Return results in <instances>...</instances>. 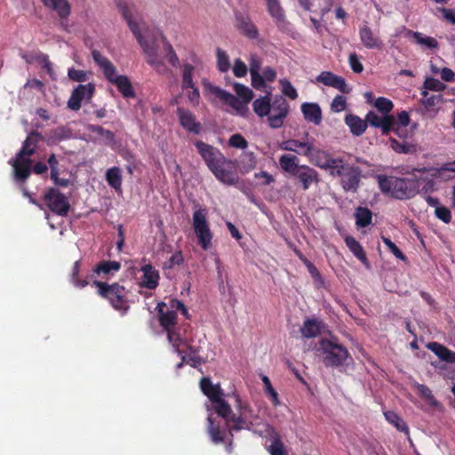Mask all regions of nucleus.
I'll use <instances>...</instances> for the list:
<instances>
[{"label":"nucleus","instance_id":"nucleus-1","mask_svg":"<svg viewBox=\"0 0 455 455\" xmlns=\"http://www.w3.org/2000/svg\"><path fill=\"white\" fill-rule=\"evenodd\" d=\"M115 3L122 13V16L126 20L131 31L136 37L138 43L142 47L144 52L148 56V63L153 67L159 74H165L168 71L167 67L164 65L163 60L158 56L157 40L160 38L164 44V49L166 52V59L168 62L174 68L180 66V59L176 54L172 45L169 43L163 33L157 29L153 32L152 36L147 35L145 37L140 29L138 23L133 20L132 7L127 0H115Z\"/></svg>","mask_w":455,"mask_h":455},{"label":"nucleus","instance_id":"nucleus-2","mask_svg":"<svg viewBox=\"0 0 455 455\" xmlns=\"http://www.w3.org/2000/svg\"><path fill=\"white\" fill-rule=\"evenodd\" d=\"M195 146L219 181L228 186L235 185L238 182L239 177L233 161L226 158L218 148L203 141H196Z\"/></svg>","mask_w":455,"mask_h":455},{"label":"nucleus","instance_id":"nucleus-3","mask_svg":"<svg viewBox=\"0 0 455 455\" xmlns=\"http://www.w3.org/2000/svg\"><path fill=\"white\" fill-rule=\"evenodd\" d=\"M378 184L380 191L395 199L403 200L415 196L419 189L421 178H397L393 176L378 175Z\"/></svg>","mask_w":455,"mask_h":455},{"label":"nucleus","instance_id":"nucleus-4","mask_svg":"<svg viewBox=\"0 0 455 455\" xmlns=\"http://www.w3.org/2000/svg\"><path fill=\"white\" fill-rule=\"evenodd\" d=\"M92 285L98 288V293L102 298L108 299L111 306L122 315H125L129 308L128 291L124 286L117 283L108 284L100 281H93Z\"/></svg>","mask_w":455,"mask_h":455},{"label":"nucleus","instance_id":"nucleus-5","mask_svg":"<svg viewBox=\"0 0 455 455\" xmlns=\"http://www.w3.org/2000/svg\"><path fill=\"white\" fill-rule=\"evenodd\" d=\"M362 170L359 166L346 164L341 158L337 169L331 171V175L338 177L339 185L346 193H357L361 186Z\"/></svg>","mask_w":455,"mask_h":455},{"label":"nucleus","instance_id":"nucleus-6","mask_svg":"<svg viewBox=\"0 0 455 455\" xmlns=\"http://www.w3.org/2000/svg\"><path fill=\"white\" fill-rule=\"evenodd\" d=\"M319 344L323 354V362L327 367L342 366L349 356L347 349L332 339H323Z\"/></svg>","mask_w":455,"mask_h":455},{"label":"nucleus","instance_id":"nucleus-7","mask_svg":"<svg viewBox=\"0 0 455 455\" xmlns=\"http://www.w3.org/2000/svg\"><path fill=\"white\" fill-rule=\"evenodd\" d=\"M193 228L203 250H208L212 245V233L207 220V209L199 208L193 213Z\"/></svg>","mask_w":455,"mask_h":455},{"label":"nucleus","instance_id":"nucleus-8","mask_svg":"<svg viewBox=\"0 0 455 455\" xmlns=\"http://www.w3.org/2000/svg\"><path fill=\"white\" fill-rule=\"evenodd\" d=\"M44 204L59 216H67L70 204L67 196L55 188H49L43 196Z\"/></svg>","mask_w":455,"mask_h":455},{"label":"nucleus","instance_id":"nucleus-9","mask_svg":"<svg viewBox=\"0 0 455 455\" xmlns=\"http://www.w3.org/2000/svg\"><path fill=\"white\" fill-rule=\"evenodd\" d=\"M307 158L313 165L330 172L337 169L338 164L341 163V158H332L327 151L315 146Z\"/></svg>","mask_w":455,"mask_h":455},{"label":"nucleus","instance_id":"nucleus-10","mask_svg":"<svg viewBox=\"0 0 455 455\" xmlns=\"http://www.w3.org/2000/svg\"><path fill=\"white\" fill-rule=\"evenodd\" d=\"M94 92L95 86L92 83L87 84H79L73 90L71 96L68 100V108L74 111L79 110L81 108L83 100L92 99Z\"/></svg>","mask_w":455,"mask_h":455},{"label":"nucleus","instance_id":"nucleus-11","mask_svg":"<svg viewBox=\"0 0 455 455\" xmlns=\"http://www.w3.org/2000/svg\"><path fill=\"white\" fill-rule=\"evenodd\" d=\"M43 4L54 11L59 19L61 27L67 30V21L71 13V5L68 0H41Z\"/></svg>","mask_w":455,"mask_h":455},{"label":"nucleus","instance_id":"nucleus-12","mask_svg":"<svg viewBox=\"0 0 455 455\" xmlns=\"http://www.w3.org/2000/svg\"><path fill=\"white\" fill-rule=\"evenodd\" d=\"M365 120L367 124L381 129L384 135H387L392 130H395V119L393 116H379L375 112L370 111L366 115Z\"/></svg>","mask_w":455,"mask_h":455},{"label":"nucleus","instance_id":"nucleus-13","mask_svg":"<svg viewBox=\"0 0 455 455\" xmlns=\"http://www.w3.org/2000/svg\"><path fill=\"white\" fill-rule=\"evenodd\" d=\"M235 17V27L240 33L250 39H257L259 37V30L249 15L236 12Z\"/></svg>","mask_w":455,"mask_h":455},{"label":"nucleus","instance_id":"nucleus-14","mask_svg":"<svg viewBox=\"0 0 455 455\" xmlns=\"http://www.w3.org/2000/svg\"><path fill=\"white\" fill-rule=\"evenodd\" d=\"M177 116L180 125L188 132L195 134L201 132L202 125L196 121V116L190 110L180 107L177 108Z\"/></svg>","mask_w":455,"mask_h":455},{"label":"nucleus","instance_id":"nucleus-15","mask_svg":"<svg viewBox=\"0 0 455 455\" xmlns=\"http://www.w3.org/2000/svg\"><path fill=\"white\" fill-rule=\"evenodd\" d=\"M14 171V178L18 182H25L31 174L32 160L29 157L16 158L12 164Z\"/></svg>","mask_w":455,"mask_h":455},{"label":"nucleus","instance_id":"nucleus-16","mask_svg":"<svg viewBox=\"0 0 455 455\" xmlns=\"http://www.w3.org/2000/svg\"><path fill=\"white\" fill-rule=\"evenodd\" d=\"M317 82L323 84L324 85L338 89L342 93H349L351 89L347 86L345 79L331 72L323 71L317 77Z\"/></svg>","mask_w":455,"mask_h":455},{"label":"nucleus","instance_id":"nucleus-17","mask_svg":"<svg viewBox=\"0 0 455 455\" xmlns=\"http://www.w3.org/2000/svg\"><path fill=\"white\" fill-rule=\"evenodd\" d=\"M140 271L143 273L140 287L149 290H155L159 284V272L151 264H146L141 267Z\"/></svg>","mask_w":455,"mask_h":455},{"label":"nucleus","instance_id":"nucleus-18","mask_svg":"<svg viewBox=\"0 0 455 455\" xmlns=\"http://www.w3.org/2000/svg\"><path fill=\"white\" fill-rule=\"evenodd\" d=\"M359 36L361 43L367 49H378L380 50L383 47L382 40L374 34L372 29L364 25L359 28Z\"/></svg>","mask_w":455,"mask_h":455},{"label":"nucleus","instance_id":"nucleus-19","mask_svg":"<svg viewBox=\"0 0 455 455\" xmlns=\"http://www.w3.org/2000/svg\"><path fill=\"white\" fill-rule=\"evenodd\" d=\"M166 304L160 302L156 306L158 321L164 331L173 328L176 325L177 313L174 310L166 309Z\"/></svg>","mask_w":455,"mask_h":455},{"label":"nucleus","instance_id":"nucleus-20","mask_svg":"<svg viewBox=\"0 0 455 455\" xmlns=\"http://www.w3.org/2000/svg\"><path fill=\"white\" fill-rule=\"evenodd\" d=\"M208 434L211 437V440L215 444H219L223 443L226 435H227V428L226 424L222 427L220 421H217L211 415L208 417Z\"/></svg>","mask_w":455,"mask_h":455},{"label":"nucleus","instance_id":"nucleus-21","mask_svg":"<svg viewBox=\"0 0 455 455\" xmlns=\"http://www.w3.org/2000/svg\"><path fill=\"white\" fill-rule=\"evenodd\" d=\"M325 328L323 321L317 318H307L300 327V332L307 339L315 338Z\"/></svg>","mask_w":455,"mask_h":455},{"label":"nucleus","instance_id":"nucleus-22","mask_svg":"<svg viewBox=\"0 0 455 455\" xmlns=\"http://www.w3.org/2000/svg\"><path fill=\"white\" fill-rule=\"evenodd\" d=\"M294 176L301 182L304 190L308 189L312 183L319 181L318 172L307 165H300Z\"/></svg>","mask_w":455,"mask_h":455},{"label":"nucleus","instance_id":"nucleus-23","mask_svg":"<svg viewBox=\"0 0 455 455\" xmlns=\"http://www.w3.org/2000/svg\"><path fill=\"white\" fill-rule=\"evenodd\" d=\"M92 56L94 62L100 68L107 80H111L116 74V68L114 64L99 51L93 50Z\"/></svg>","mask_w":455,"mask_h":455},{"label":"nucleus","instance_id":"nucleus-24","mask_svg":"<svg viewBox=\"0 0 455 455\" xmlns=\"http://www.w3.org/2000/svg\"><path fill=\"white\" fill-rule=\"evenodd\" d=\"M427 348L432 351L441 361L448 363H455V352L445 346L433 341L427 344Z\"/></svg>","mask_w":455,"mask_h":455},{"label":"nucleus","instance_id":"nucleus-25","mask_svg":"<svg viewBox=\"0 0 455 455\" xmlns=\"http://www.w3.org/2000/svg\"><path fill=\"white\" fill-rule=\"evenodd\" d=\"M200 388L210 402L215 401L223 396V390L219 384L214 385L210 378L204 377L200 381Z\"/></svg>","mask_w":455,"mask_h":455},{"label":"nucleus","instance_id":"nucleus-26","mask_svg":"<svg viewBox=\"0 0 455 455\" xmlns=\"http://www.w3.org/2000/svg\"><path fill=\"white\" fill-rule=\"evenodd\" d=\"M111 84H115L120 93L124 98H134L135 92L132 84L126 76H117L116 74L112 77L111 80H108Z\"/></svg>","mask_w":455,"mask_h":455},{"label":"nucleus","instance_id":"nucleus-27","mask_svg":"<svg viewBox=\"0 0 455 455\" xmlns=\"http://www.w3.org/2000/svg\"><path fill=\"white\" fill-rule=\"evenodd\" d=\"M301 111L304 118L307 122H311L316 125L322 122V110L317 103H303L301 105Z\"/></svg>","mask_w":455,"mask_h":455},{"label":"nucleus","instance_id":"nucleus-28","mask_svg":"<svg viewBox=\"0 0 455 455\" xmlns=\"http://www.w3.org/2000/svg\"><path fill=\"white\" fill-rule=\"evenodd\" d=\"M345 124L349 127L354 136H361L367 129L366 120H363L356 115L348 114L345 117Z\"/></svg>","mask_w":455,"mask_h":455},{"label":"nucleus","instance_id":"nucleus-29","mask_svg":"<svg viewBox=\"0 0 455 455\" xmlns=\"http://www.w3.org/2000/svg\"><path fill=\"white\" fill-rule=\"evenodd\" d=\"M279 165L281 169L291 175H295L296 172L299 170V158L295 155L285 154L280 156Z\"/></svg>","mask_w":455,"mask_h":455},{"label":"nucleus","instance_id":"nucleus-30","mask_svg":"<svg viewBox=\"0 0 455 455\" xmlns=\"http://www.w3.org/2000/svg\"><path fill=\"white\" fill-rule=\"evenodd\" d=\"M121 269V263L116 260H102L93 268V272L98 275H113Z\"/></svg>","mask_w":455,"mask_h":455},{"label":"nucleus","instance_id":"nucleus-31","mask_svg":"<svg viewBox=\"0 0 455 455\" xmlns=\"http://www.w3.org/2000/svg\"><path fill=\"white\" fill-rule=\"evenodd\" d=\"M212 92H214L222 100L228 103L231 108L239 111L244 108V104L243 101L239 100V99L233 94L221 90L218 87H212Z\"/></svg>","mask_w":455,"mask_h":455},{"label":"nucleus","instance_id":"nucleus-32","mask_svg":"<svg viewBox=\"0 0 455 455\" xmlns=\"http://www.w3.org/2000/svg\"><path fill=\"white\" fill-rule=\"evenodd\" d=\"M38 134L36 132L30 133L24 140L20 150L17 153L19 157H29L36 152V145L37 143Z\"/></svg>","mask_w":455,"mask_h":455},{"label":"nucleus","instance_id":"nucleus-33","mask_svg":"<svg viewBox=\"0 0 455 455\" xmlns=\"http://www.w3.org/2000/svg\"><path fill=\"white\" fill-rule=\"evenodd\" d=\"M345 243L350 251L363 263H367L368 259L365 251L360 243L353 236L345 237Z\"/></svg>","mask_w":455,"mask_h":455},{"label":"nucleus","instance_id":"nucleus-34","mask_svg":"<svg viewBox=\"0 0 455 455\" xmlns=\"http://www.w3.org/2000/svg\"><path fill=\"white\" fill-rule=\"evenodd\" d=\"M355 224L359 228L368 227L372 220V212L367 207L359 206L355 212Z\"/></svg>","mask_w":455,"mask_h":455},{"label":"nucleus","instance_id":"nucleus-35","mask_svg":"<svg viewBox=\"0 0 455 455\" xmlns=\"http://www.w3.org/2000/svg\"><path fill=\"white\" fill-rule=\"evenodd\" d=\"M106 180L108 184L116 191L121 190L122 187V172L117 166L109 168L106 172Z\"/></svg>","mask_w":455,"mask_h":455},{"label":"nucleus","instance_id":"nucleus-36","mask_svg":"<svg viewBox=\"0 0 455 455\" xmlns=\"http://www.w3.org/2000/svg\"><path fill=\"white\" fill-rule=\"evenodd\" d=\"M212 409L216 412L219 417H221L225 420H228V417L231 415V407L227 401L221 396L220 398L211 402Z\"/></svg>","mask_w":455,"mask_h":455},{"label":"nucleus","instance_id":"nucleus-37","mask_svg":"<svg viewBox=\"0 0 455 455\" xmlns=\"http://www.w3.org/2000/svg\"><path fill=\"white\" fill-rule=\"evenodd\" d=\"M226 421V427H228L232 423L230 430L239 431L243 428H249L247 415L244 412L242 414L235 415L231 411V415L228 417V420Z\"/></svg>","mask_w":455,"mask_h":455},{"label":"nucleus","instance_id":"nucleus-38","mask_svg":"<svg viewBox=\"0 0 455 455\" xmlns=\"http://www.w3.org/2000/svg\"><path fill=\"white\" fill-rule=\"evenodd\" d=\"M254 112L260 117L267 116L271 112L270 99L268 96L260 97L254 100L253 104Z\"/></svg>","mask_w":455,"mask_h":455},{"label":"nucleus","instance_id":"nucleus-39","mask_svg":"<svg viewBox=\"0 0 455 455\" xmlns=\"http://www.w3.org/2000/svg\"><path fill=\"white\" fill-rule=\"evenodd\" d=\"M196 68L190 63H184L182 66V81L181 88L188 90L190 87H194L195 83L193 81V73Z\"/></svg>","mask_w":455,"mask_h":455},{"label":"nucleus","instance_id":"nucleus-40","mask_svg":"<svg viewBox=\"0 0 455 455\" xmlns=\"http://www.w3.org/2000/svg\"><path fill=\"white\" fill-rule=\"evenodd\" d=\"M386 419L395 427L400 432L408 433L409 427L406 422L395 411H389L384 412Z\"/></svg>","mask_w":455,"mask_h":455},{"label":"nucleus","instance_id":"nucleus-41","mask_svg":"<svg viewBox=\"0 0 455 455\" xmlns=\"http://www.w3.org/2000/svg\"><path fill=\"white\" fill-rule=\"evenodd\" d=\"M165 331L167 333V339L172 344L174 351L178 355H181L182 351L180 349V346L183 343V339L181 338L180 333L178 331V329L174 326L173 328Z\"/></svg>","mask_w":455,"mask_h":455},{"label":"nucleus","instance_id":"nucleus-42","mask_svg":"<svg viewBox=\"0 0 455 455\" xmlns=\"http://www.w3.org/2000/svg\"><path fill=\"white\" fill-rule=\"evenodd\" d=\"M267 8L270 16L277 21L283 20L284 12L280 4L279 0H266Z\"/></svg>","mask_w":455,"mask_h":455},{"label":"nucleus","instance_id":"nucleus-43","mask_svg":"<svg viewBox=\"0 0 455 455\" xmlns=\"http://www.w3.org/2000/svg\"><path fill=\"white\" fill-rule=\"evenodd\" d=\"M390 144L392 149L399 154H413L417 151L416 145L404 141L400 142L395 139H390Z\"/></svg>","mask_w":455,"mask_h":455},{"label":"nucleus","instance_id":"nucleus-44","mask_svg":"<svg viewBox=\"0 0 455 455\" xmlns=\"http://www.w3.org/2000/svg\"><path fill=\"white\" fill-rule=\"evenodd\" d=\"M408 34H411L416 43L421 45L427 46L428 49H435L438 46V42L435 38L431 36H424L420 32L408 31Z\"/></svg>","mask_w":455,"mask_h":455},{"label":"nucleus","instance_id":"nucleus-45","mask_svg":"<svg viewBox=\"0 0 455 455\" xmlns=\"http://www.w3.org/2000/svg\"><path fill=\"white\" fill-rule=\"evenodd\" d=\"M22 58L26 60L28 63H30L33 60L36 61L48 73H51L52 71V64L50 61L48 55L45 53L37 52L36 55L32 56L31 59H28L26 55H23Z\"/></svg>","mask_w":455,"mask_h":455},{"label":"nucleus","instance_id":"nucleus-46","mask_svg":"<svg viewBox=\"0 0 455 455\" xmlns=\"http://www.w3.org/2000/svg\"><path fill=\"white\" fill-rule=\"evenodd\" d=\"M81 269V261L76 260L72 267L71 273V282L72 283L78 288H84L89 284V280L87 278L81 279L79 278V273Z\"/></svg>","mask_w":455,"mask_h":455},{"label":"nucleus","instance_id":"nucleus-47","mask_svg":"<svg viewBox=\"0 0 455 455\" xmlns=\"http://www.w3.org/2000/svg\"><path fill=\"white\" fill-rule=\"evenodd\" d=\"M88 130L97 135L101 136L108 144H112L115 141V134L109 130H106L103 127L96 124H90Z\"/></svg>","mask_w":455,"mask_h":455},{"label":"nucleus","instance_id":"nucleus-48","mask_svg":"<svg viewBox=\"0 0 455 455\" xmlns=\"http://www.w3.org/2000/svg\"><path fill=\"white\" fill-rule=\"evenodd\" d=\"M418 391L420 395V396L427 401L432 407H438L440 406V403L435 399L434 396L431 389L423 384L418 385Z\"/></svg>","mask_w":455,"mask_h":455},{"label":"nucleus","instance_id":"nucleus-49","mask_svg":"<svg viewBox=\"0 0 455 455\" xmlns=\"http://www.w3.org/2000/svg\"><path fill=\"white\" fill-rule=\"evenodd\" d=\"M234 90L237 96L243 100V102L247 104L249 103L253 97V92L247 86L235 83L234 84Z\"/></svg>","mask_w":455,"mask_h":455},{"label":"nucleus","instance_id":"nucleus-50","mask_svg":"<svg viewBox=\"0 0 455 455\" xmlns=\"http://www.w3.org/2000/svg\"><path fill=\"white\" fill-rule=\"evenodd\" d=\"M218 69L224 73L230 68L229 57L225 51L218 48L216 51Z\"/></svg>","mask_w":455,"mask_h":455},{"label":"nucleus","instance_id":"nucleus-51","mask_svg":"<svg viewBox=\"0 0 455 455\" xmlns=\"http://www.w3.org/2000/svg\"><path fill=\"white\" fill-rule=\"evenodd\" d=\"M314 141V138H311L310 140L307 139L306 141L299 140L295 153L299 156L308 157L311 155L313 148H315Z\"/></svg>","mask_w":455,"mask_h":455},{"label":"nucleus","instance_id":"nucleus-52","mask_svg":"<svg viewBox=\"0 0 455 455\" xmlns=\"http://www.w3.org/2000/svg\"><path fill=\"white\" fill-rule=\"evenodd\" d=\"M375 107L380 111L384 116H389L388 114L392 111L394 108L393 102L385 97H379L375 101Z\"/></svg>","mask_w":455,"mask_h":455},{"label":"nucleus","instance_id":"nucleus-53","mask_svg":"<svg viewBox=\"0 0 455 455\" xmlns=\"http://www.w3.org/2000/svg\"><path fill=\"white\" fill-rule=\"evenodd\" d=\"M410 116L406 111H402L397 115V120H395V130H393L397 135L401 136V130L405 128L410 124Z\"/></svg>","mask_w":455,"mask_h":455},{"label":"nucleus","instance_id":"nucleus-54","mask_svg":"<svg viewBox=\"0 0 455 455\" xmlns=\"http://www.w3.org/2000/svg\"><path fill=\"white\" fill-rule=\"evenodd\" d=\"M306 267L307 268V271L310 274L315 287L317 289L323 287L324 284V281L317 267L312 262L306 266Z\"/></svg>","mask_w":455,"mask_h":455},{"label":"nucleus","instance_id":"nucleus-55","mask_svg":"<svg viewBox=\"0 0 455 455\" xmlns=\"http://www.w3.org/2000/svg\"><path fill=\"white\" fill-rule=\"evenodd\" d=\"M424 89L433 92H443L446 89V85L436 78L427 77L424 82Z\"/></svg>","mask_w":455,"mask_h":455},{"label":"nucleus","instance_id":"nucleus-56","mask_svg":"<svg viewBox=\"0 0 455 455\" xmlns=\"http://www.w3.org/2000/svg\"><path fill=\"white\" fill-rule=\"evenodd\" d=\"M279 84L282 86V92L291 100H296L298 98L297 90L287 79H280Z\"/></svg>","mask_w":455,"mask_h":455},{"label":"nucleus","instance_id":"nucleus-57","mask_svg":"<svg viewBox=\"0 0 455 455\" xmlns=\"http://www.w3.org/2000/svg\"><path fill=\"white\" fill-rule=\"evenodd\" d=\"M228 145L235 148L245 149L248 142L240 133H235L229 138Z\"/></svg>","mask_w":455,"mask_h":455},{"label":"nucleus","instance_id":"nucleus-58","mask_svg":"<svg viewBox=\"0 0 455 455\" xmlns=\"http://www.w3.org/2000/svg\"><path fill=\"white\" fill-rule=\"evenodd\" d=\"M68 76L70 80L75 82H85L89 78L87 72L80 69H76L75 68H68Z\"/></svg>","mask_w":455,"mask_h":455},{"label":"nucleus","instance_id":"nucleus-59","mask_svg":"<svg viewBox=\"0 0 455 455\" xmlns=\"http://www.w3.org/2000/svg\"><path fill=\"white\" fill-rule=\"evenodd\" d=\"M267 116L269 123V126L273 129H278L283 126V121L287 116H284V113L282 115L270 112V114Z\"/></svg>","mask_w":455,"mask_h":455},{"label":"nucleus","instance_id":"nucleus-60","mask_svg":"<svg viewBox=\"0 0 455 455\" xmlns=\"http://www.w3.org/2000/svg\"><path fill=\"white\" fill-rule=\"evenodd\" d=\"M435 215L437 219L441 220L446 224H449L452 219L450 209L443 205H440L435 209Z\"/></svg>","mask_w":455,"mask_h":455},{"label":"nucleus","instance_id":"nucleus-61","mask_svg":"<svg viewBox=\"0 0 455 455\" xmlns=\"http://www.w3.org/2000/svg\"><path fill=\"white\" fill-rule=\"evenodd\" d=\"M271 111L275 114H283L284 116H288L289 113V105L287 101L284 99H280L278 100H275L273 105H271Z\"/></svg>","mask_w":455,"mask_h":455},{"label":"nucleus","instance_id":"nucleus-62","mask_svg":"<svg viewBox=\"0 0 455 455\" xmlns=\"http://www.w3.org/2000/svg\"><path fill=\"white\" fill-rule=\"evenodd\" d=\"M383 243L388 248V250L397 258L402 260H405L406 257L403 251L387 237H382Z\"/></svg>","mask_w":455,"mask_h":455},{"label":"nucleus","instance_id":"nucleus-63","mask_svg":"<svg viewBox=\"0 0 455 455\" xmlns=\"http://www.w3.org/2000/svg\"><path fill=\"white\" fill-rule=\"evenodd\" d=\"M247 71L248 68L245 63L240 59H235L233 67V73L235 76L243 77L246 76Z\"/></svg>","mask_w":455,"mask_h":455},{"label":"nucleus","instance_id":"nucleus-64","mask_svg":"<svg viewBox=\"0 0 455 455\" xmlns=\"http://www.w3.org/2000/svg\"><path fill=\"white\" fill-rule=\"evenodd\" d=\"M271 455H285L284 446L282 441L278 438L275 439L268 448Z\"/></svg>","mask_w":455,"mask_h":455}]
</instances>
